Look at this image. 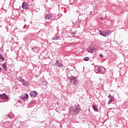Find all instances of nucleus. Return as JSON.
<instances>
[{
  "label": "nucleus",
  "instance_id": "nucleus-1",
  "mask_svg": "<svg viewBox=\"0 0 128 128\" xmlns=\"http://www.w3.org/2000/svg\"><path fill=\"white\" fill-rule=\"evenodd\" d=\"M69 114L72 116L78 114H80V107L78 106H75L69 110Z\"/></svg>",
  "mask_w": 128,
  "mask_h": 128
},
{
  "label": "nucleus",
  "instance_id": "nucleus-2",
  "mask_svg": "<svg viewBox=\"0 0 128 128\" xmlns=\"http://www.w3.org/2000/svg\"><path fill=\"white\" fill-rule=\"evenodd\" d=\"M67 76L68 80H70V84H74V86H78V79L76 78V77H74L73 76Z\"/></svg>",
  "mask_w": 128,
  "mask_h": 128
},
{
  "label": "nucleus",
  "instance_id": "nucleus-3",
  "mask_svg": "<svg viewBox=\"0 0 128 128\" xmlns=\"http://www.w3.org/2000/svg\"><path fill=\"white\" fill-rule=\"evenodd\" d=\"M0 100H8V96L6 94H0Z\"/></svg>",
  "mask_w": 128,
  "mask_h": 128
},
{
  "label": "nucleus",
  "instance_id": "nucleus-4",
  "mask_svg": "<svg viewBox=\"0 0 128 128\" xmlns=\"http://www.w3.org/2000/svg\"><path fill=\"white\" fill-rule=\"evenodd\" d=\"M20 98L24 100H26L28 98V94L26 93H24L22 95L20 96Z\"/></svg>",
  "mask_w": 128,
  "mask_h": 128
},
{
  "label": "nucleus",
  "instance_id": "nucleus-5",
  "mask_svg": "<svg viewBox=\"0 0 128 128\" xmlns=\"http://www.w3.org/2000/svg\"><path fill=\"white\" fill-rule=\"evenodd\" d=\"M38 96V92L36 91H32L30 92V96L31 98H36Z\"/></svg>",
  "mask_w": 128,
  "mask_h": 128
},
{
  "label": "nucleus",
  "instance_id": "nucleus-6",
  "mask_svg": "<svg viewBox=\"0 0 128 128\" xmlns=\"http://www.w3.org/2000/svg\"><path fill=\"white\" fill-rule=\"evenodd\" d=\"M28 8V3L26 2H24L22 4V8L23 10H26Z\"/></svg>",
  "mask_w": 128,
  "mask_h": 128
},
{
  "label": "nucleus",
  "instance_id": "nucleus-7",
  "mask_svg": "<svg viewBox=\"0 0 128 128\" xmlns=\"http://www.w3.org/2000/svg\"><path fill=\"white\" fill-rule=\"evenodd\" d=\"M94 50V48H92V46L88 47V48L86 49V51L88 52L92 53Z\"/></svg>",
  "mask_w": 128,
  "mask_h": 128
},
{
  "label": "nucleus",
  "instance_id": "nucleus-8",
  "mask_svg": "<svg viewBox=\"0 0 128 128\" xmlns=\"http://www.w3.org/2000/svg\"><path fill=\"white\" fill-rule=\"evenodd\" d=\"M112 34V32L110 31H106L104 33V35H103V36H105V38H108L110 34Z\"/></svg>",
  "mask_w": 128,
  "mask_h": 128
},
{
  "label": "nucleus",
  "instance_id": "nucleus-9",
  "mask_svg": "<svg viewBox=\"0 0 128 128\" xmlns=\"http://www.w3.org/2000/svg\"><path fill=\"white\" fill-rule=\"evenodd\" d=\"M22 82V86H28V82L24 80H23Z\"/></svg>",
  "mask_w": 128,
  "mask_h": 128
},
{
  "label": "nucleus",
  "instance_id": "nucleus-10",
  "mask_svg": "<svg viewBox=\"0 0 128 128\" xmlns=\"http://www.w3.org/2000/svg\"><path fill=\"white\" fill-rule=\"evenodd\" d=\"M55 64L57 66H63L62 64L60 62V61L58 60H56Z\"/></svg>",
  "mask_w": 128,
  "mask_h": 128
},
{
  "label": "nucleus",
  "instance_id": "nucleus-11",
  "mask_svg": "<svg viewBox=\"0 0 128 128\" xmlns=\"http://www.w3.org/2000/svg\"><path fill=\"white\" fill-rule=\"evenodd\" d=\"M44 18L46 20H50V18H52V14H46L45 15Z\"/></svg>",
  "mask_w": 128,
  "mask_h": 128
},
{
  "label": "nucleus",
  "instance_id": "nucleus-12",
  "mask_svg": "<svg viewBox=\"0 0 128 128\" xmlns=\"http://www.w3.org/2000/svg\"><path fill=\"white\" fill-rule=\"evenodd\" d=\"M108 98H110V102H112V101L114 100V96H111L110 94H109V96H108Z\"/></svg>",
  "mask_w": 128,
  "mask_h": 128
},
{
  "label": "nucleus",
  "instance_id": "nucleus-13",
  "mask_svg": "<svg viewBox=\"0 0 128 128\" xmlns=\"http://www.w3.org/2000/svg\"><path fill=\"white\" fill-rule=\"evenodd\" d=\"M92 108H93L94 110V112H98V106L93 105Z\"/></svg>",
  "mask_w": 128,
  "mask_h": 128
},
{
  "label": "nucleus",
  "instance_id": "nucleus-14",
  "mask_svg": "<svg viewBox=\"0 0 128 128\" xmlns=\"http://www.w3.org/2000/svg\"><path fill=\"white\" fill-rule=\"evenodd\" d=\"M16 80H18V82H21L24 81V79L20 76L16 77Z\"/></svg>",
  "mask_w": 128,
  "mask_h": 128
},
{
  "label": "nucleus",
  "instance_id": "nucleus-15",
  "mask_svg": "<svg viewBox=\"0 0 128 128\" xmlns=\"http://www.w3.org/2000/svg\"><path fill=\"white\" fill-rule=\"evenodd\" d=\"M2 68H4V70L6 71L8 70V68H6V64L5 63L3 64L2 66Z\"/></svg>",
  "mask_w": 128,
  "mask_h": 128
},
{
  "label": "nucleus",
  "instance_id": "nucleus-16",
  "mask_svg": "<svg viewBox=\"0 0 128 128\" xmlns=\"http://www.w3.org/2000/svg\"><path fill=\"white\" fill-rule=\"evenodd\" d=\"M42 86H48V82H46V81H44V80H42Z\"/></svg>",
  "mask_w": 128,
  "mask_h": 128
},
{
  "label": "nucleus",
  "instance_id": "nucleus-17",
  "mask_svg": "<svg viewBox=\"0 0 128 128\" xmlns=\"http://www.w3.org/2000/svg\"><path fill=\"white\" fill-rule=\"evenodd\" d=\"M4 58L0 54V62H4Z\"/></svg>",
  "mask_w": 128,
  "mask_h": 128
},
{
  "label": "nucleus",
  "instance_id": "nucleus-18",
  "mask_svg": "<svg viewBox=\"0 0 128 128\" xmlns=\"http://www.w3.org/2000/svg\"><path fill=\"white\" fill-rule=\"evenodd\" d=\"M58 38H60V36H55V37H53L52 38V40H58Z\"/></svg>",
  "mask_w": 128,
  "mask_h": 128
},
{
  "label": "nucleus",
  "instance_id": "nucleus-19",
  "mask_svg": "<svg viewBox=\"0 0 128 128\" xmlns=\"http://www.w3.org/2000/svg\"><path fill=\"white\" fill-rule=\"evenodd\" d=\"M97 70L99 74H100V72H102V69L100 68H98Z\"/></svg>",
  "mask_w": 128,
  "mask_h": 128
},
{
  "label": "nucleus",
  "instance_id": "nucleus-20",
  "mask_svg": "<svg viewBox=\"0 0 128 128\" xmlns=\"http://www.w3.org/2000/svg\"><path fill=\"white\" fill-rule=\"evenodd\" d=\"M84 60H86V62H88V61L90 60V58H88V57H85L84 58Z\"/></svg>",
  "mask_w": 128,
  "mask_h": 128
},
{
  "label": "nucleus",
  "instance_id": "nucleus-21",
  "mask_svg": "<svg viewBox=\"0 0 128 128\" xmlns=\"http://www.w3.org/2000/svg\"><path fill=\"white\" fill-rule=\"evenodd\" d=\"M100 34L102 36H104V34H103L102 32L100 31Z\"/></svg>",
  "mask_w": 128,
  "mask_h": 128
},
{
  "label": "nucleus",
  "instance_id": "nucleus-22",
  "mask_svg": "<svg viewBox=\"0 0 128 128\" xmlns=\"http://www.w3.org/2000/svg\"><path fill=\"white\" fill-rule=\"evenodd\" d=\"M35 48H36L35 47V48H32V52H34L35 51H34V50H35Z\"/></svg>",
  "mask_w": 128,
  "mask_h": 128
},
{
  "label": "nucleus",
  "instance_id": "nucleus-23",
  "mask_svg": "<svg viewBox=\"0 0 128 128\" xmlns=\"http://www.w3.org/2000/svg\"><path fill=\"white\" fill-rule=\"evenodd\" d=\"M112 103V102H110V100L108 103V104H110Z\"/></svg>",
  "mask_w": 128,
  "mask_h": 128
},
{
  "label": "nucleus",
  "instance_id": "nucleus-24",
  "mask_svg": "<svg viewBox=\"0 0 128 128\" xmlns=\"http://www.w3.org/2000/svg\"><path fill=\"white\" fill-rule=\"evenodd\" d=\"M100 58H102L103 56H102V54H100Z\"/></svg>",
  "mask_w": 128,
  "mask_h": 128
},
{
  "label": "nucleus",
  "instance_id": "nucleus-25",
  "mask_svg": "<svg viewBox=\"0 0 128 128\" xmlns=\"http://www.w3.org/2000/svg\"><path fill=\"white\" fill-rule=\"evenodd\" d=\"M100 20H104V18H100Z\"/></svg>",
  "mask_w": 128,
  "mask_h": 128
},
{
  "label": "nucleus",
  "instance_id": "nucleus-26",
  "mask_svg": "<svg viewBox=\"0 0 128 128\" xmlns=\"http://www.w3.org/2000/svg\"><path fill=\"white\" fill-rule=\"evenodd\" d=\"M72 36H74V34H74V33H72Z\"/></svg>",
  "mask_w": 128,
  "mask_h": 128
},
{
  "label": "nucleus",
  "instance_id": "nucleus-27",
  "mask_svg": "<svg viewBox=\"0 0 128 128\" xmlns=\"http://www.w3.org/2000/svg\"><path fill=\"white\" fill-rule=\"evenodd\" d=\"M2 72V68L0 67V72Z\"/></svg>",
  "mask_w": 128,
  "mask_h": 128
},
{
  "label": "nucleus",
  "instance_id": "nucleus-28",
  "mask_svg": "<svg viewBox=\"0 0 128 128\" xmlns=\"http://www.w3.org/2000/svg\"><path fill=\"white\" fill-rule=\"evenodd\" d=\"M8 118H10V115L8 114Z\"/></svg>",
  "mask_w": 128,
  "mask_h": 128
},
{
  "label": "nucleus",
  "instance_id": "nucleus-29",
  "mask_svg": "<svg viewBox=\"0 0 128 128\" xmlns=\"http://www.w3.org/2000/svg\"><path fill=\"white\" fill-rule=\"evenodd\" d=\"M48 0H46V2H48Z\"/></svg>",
  "mask_w": 128,
  "mask_h": 128
},
{
  "label": "nucleus",
  "instance_id": "nucleus-30",
  "mask_svg": "<svg viewBox=\"0 0 128 128\" xmlns=\"http://www.w3.org/2000/svg\"><path fill=\"white\" fill-rule=\"evenodd\" d=\"M4 0V2H6V0Z\"/></svg>",
  "mask_w": 128,
  "mask_h": 128
},
{
  "label": "nucleus",
  "instance_id": "nucleus-31",
  "mask_svg": "<svg viewBox=\"0 0 128 128\" xmlns=\"http://www.w3.org/2000/svg\"><path fill=\"white\" fill-rule=\"evenodd\" d=\"M23 28H24V26Z\"/></svg>",
  "mask_w": 128,
  "mask_h": 128
}]
</instances>
